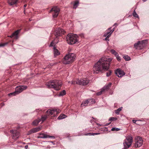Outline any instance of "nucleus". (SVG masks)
Wrapping results in <instances>:
<instances>
[{
	"label": "nucleus",
	"instance_id": "2eb2a0df",
	"mask_svg": "<svg viewBox=\"0 0 149 149\" xmlns=\"http://www.w3.org/2000/svg\"><path fill=\"white\" fill-rule=\"evenodd\" d=\"M116 75L119 77H121L125 74V72L120 68L117 69L115 72Z\"/></svg>",
	"mask_w": 149,
	"mask_h": 149
},
{
	"label": "nucleus",
	"instance_id": "412c9836",
	"mask_svg": "<svg viewBox=\"0 0 149 149\" xmlns=\"http://www.w3.org/2000/svg\"><path fill=\"white\" fill-rule=\"evenodd\" d=\"M18 0H8V2L9 4L10 5H13L16 4Z\"/></svg>",
	"mask_w": 149,
	"mask_h": 149
},
{
	"label": "nucleus",
	"instance_id": "9d476101",
	"mask_svg": "<svg viewBox=\"0 0 149 149\" xmlns=\"http://www.w3.org/2000/svg\"><path fill=\"white\" fill-rule=\"evenodd\" d=\"M65 33V31L63 29L59 27L55 30L54 31V34L56 38H58V36L64 34Z\"/></svg>",
	"mask_w": 149,
	"mask_h": 149
},
{
	"label": "nucleus",
	"instance_id": "e433bc0d",
	"mask_svg": "<svg viewBox=\"0 0 149 149\" xmlns=\"http://www.w3.org/2000/svg\"><path fill=\"white\" fill-rule=\"evenodd\" d=\"M56 64L55 63H50L47 66V67L48 68H51L52 66Z\"/></svg>",
	"mask_w": 149,
	"mask_h": 149
},
{
	"label": "nucleus",
	"instance_id": "a18cd8bd",
	"mask_svg": "<svg viewBox=\"0 0 149 149\" xmlns=\"http://www.w3.org/2000/svg\"><path fill=\"white\" fill-rule=\"evenodd\" d=\"M27 6V4H26L24 5V7L25 8Z\"/></svg>",
	"mask_w": 149,
	"mask_h": 149
},
{
	"label": "nucleus",
	"instance_id": "6e6552de",
	"mask_svg": "<svg viewBox=\"0 0 149 149\" xmlns=\"http://www.w3.org/2000/svg\"><path fill=\"white\" fill-rule=\"evenodd\" d=\"M132 141V137L130 136H127L123 143L124 147L127 148H129L131 145Z\"/></svg>",
	"mask_w": 149,
	"mask_h": 149
},
{
	"label": "nucleus",
	"instance_id": "5701e85b",
	"mask_svg": "<svg viewBox=\"0 0 149 149\" xmlns=\"http://www.w3.org/2000/svg\"><path fill=\"white\" fill-rule=\"evenodd\" d=\"M87 100L89 103V105L94 103L95 102V100L92 98L88 99Z\"/></svg>",
	"mask_w": 149,
	"mask_h": 149
},
{
	"label": "nucleus",
	"instance_id": "c756f323",
	"mask_svg": "<svg viewBox=\"0 0 149 149\" xmlns=\"http://www.w3.org/2000/svg\"><path fill=\"white\" fill-rule=\"evenodd\" d=\"M122 108V107L119 108L117 109L115 111V113L117 114H118L119 113V112L121 110Z\"/></svg>",
	"mask_w": 149,
	"mask_h": 149
},
{
	"label": "nucleus",
	"instance_id": "1a4fd4ad",
	"mask_svg": "<svg viewBox=\"0 0 149 149\" xmlns=\"http://www.w3.org/2000/svg\"><path fill=\"white\" fill-rule=\"evenodd\" d=\"M61 112V110L58 109H53L51 110H49L46 112V114L48 115H52L54 117L56 116L55 115V113L56 114L59 113Z\"/></svg>",
	"mask_w": 149,
	"mask_h": 149
},
{
	"label": "nucleus",
	"instance_id": "a211bd4d",
	"mask_svg": "<svg viewBox=\"0 0 149 149\" xmlns=\"http://www.w3.org/2000/svg\"><path fill=\"white\" fill-rule=\"evenodd\" d=\"M111 29V28H109L107 31V32L104 33V37H107V36H108L109 34H110V36H111L112 32L114 31V29H113L112 30H110Z\"/></svg>",
	"mask_w": 149,
	"mask_h": 149
},
{
	"label": "nucleus",
	"instance_id": "423d86ee",
	"mask_svg": "<svg viewBox=\"0 0 149 149\" xmlns=\"http://www.w3.org/2000/svg\"><path fill=\"white\" fill-rule=\"evenodd\" d=\"M89 83V80L86 78H84L80 80H78L77 81H73L72 84H78L79 85H86Z\"/></svg>",
	"mask_w": 149,
	"mask_h": 149
},
{
	"label": "nucleus",
	"instance_id": "c85d7f7f",
	"mask_svg": "<svg viewBox=\"0 0 149 149\" xmlns=\"http://www.w3.org/2000/svg\"><path fill=\"white\" fill-rule=\"evenodd\" d=\"M111 52L112 54L116 56H117V55L118 54L117 52H116L115 50L113 49H111Z\"/></svg>",
	"mask_w": 149,
	"mask_h": 149
},
{
	"label": "nucleus",
	"instance_id": "7c9ffc66",
	"mask_svg": "<svg viewBox=\"0 0 149 149\" xmlns=\"http://www.w3.org/2000/svg\"><path fill=\"white\" fill-rule=\"evenodd\" d=\"M123 58L126 61H129L130 59V57L127 55L124 56Z\"/></svg>",
	"mask_w": 149,
	"mask_h": 149
},
{
	"label": "nucleus",
	"instance_id": "ddd939ff",
	"mask_svg": "<svg viewBox=\"0 0 149 149\" xmlns=\"http://www.w3.org/2000/svg\"><path fill=\"white\" fill-rule=\"evenodd\" d=\"M47 118V115H45L44 116H42L41 119H38L34 120L32 123V124L36 126L41 120L42 122H43L46 120Z\"/></svg>",
	"mask_w": 149,
	"mask_h": 149
},
{
	"label": "nucleus",
	"instance_id": "c03bdc74",
	"mask_svg": "<svg viewBox=\"0 0 149 149\" xmlns=\"http://www.w3.org/2000/svg\"><path fill=\"white\" fill-rule=\"evenodd\" d=\"M132 121L134 123H136V120H132Z\"/></svg>",
	"mask_w": 149,
	"mask_h": 149
},
{
	"label": "nucleus",
	"instance_id": "0eeeda50",
	"mask_svg": "<svg viewBox=\"0 0 149 149\" xmlns=\"http://www.w3.org/2000/svg\"><path fill=\"white\" fill-rule=\"evenodd\" d=\"M147 43V41L146 40H144L140 42L138 41L137 43L134 44V47L136 49H141L145 46Z\"/></svg>",
	"mask_w": 149,
	"mask_h": 149
},
{
	"label": "nucleus",
	"instance_id": "2f4dec72",
	"mask_svg": "<svg viewBox=\"0 0 149 149\" xmlns=\"http://www.w3.org/2000/svg\"><path fill=\"white\" fill-rule=\"evenodd\" d=\"M66 91L65 90H63V91H61L60 93V96H63L65 95L66 94Z\"/></svg>",
	"mask_w": 149,
	"mask_h": 149
},
{
	"label": "nucleus",
	"instance_id": "37998d69",
	"mask_svg": "<svg viewBox=\"0 0 149 149\" xmlns=\"http://www.w3.org/2000/svg\"><path fill=\"white\" fill-rule=\"evenodd\" d=\"M28 145H26L25 146V149H27L28 148Z\"/></svg>",
	"mask_w": 149,
	"mask_h": 149
},
{
	"label": "nucleus",
	"instance_id": "9b49d317",
	"mask_svg": "<svg viewBox=\"0 0 149 149\" xmlns=\"http://www.w3.org/2000/svg\"><path fill=\"white\" fill-rule=\"evenodd\" d=\"M60 9L59 8L56 6L52 8L50 12H52L53 16L54 18H56L58 16Z\"/></svg>",
	"mask_w": 149,
	"mask_h": 149
},
{
	"label": "nucleus",
	"instance_id": "393cba45",
	"mask_svg": "<svg viewBox=\"0 0 149 149\" xmlns=\"http://www.w3.org/2000/svg\"><path fill=\"white\" fill-rule=\"evenodd\" d=\"M111 83H109L106 86L104 87L103 88H104L105 91H107V90L111 87Z\"/></svg>",
	"mask_w": 149,
	"mask_h": 149
},
{
	"label": "nucleus",
	"instance_id": "20e7f679",
	"mask_svg": "<svg viewBox=\"0 0 149 149\" xmlns=\"http://www.w3.org/2000/svg\"><path fill=\"white\" fill-rule=\"evenodd\" d=\"M75 57L76 56L74 54H69L65 56L63 60V62L65 64L71 63L74 61Z\"/></svg>",
	"mask_w": 149,
	"mask_h": 149
},
{
	"label": "nucleus",
	"instance_id": "de8ad7c7",
	"mask_svg": "<svg viewBox=\"0 0 149 149\" xmlns=\"http://www.w3.org/2000/svg\"><path fill=\"white\" fill-rule=\"evenodd\" d=\"M110 123H111V122H110V123H109L107 125H107V126L108 125H109Z\"/></svg>",
	"mask_w": 149,
	"mask_h": 149
},
{
	"label": "nucleus",
	"instance_id": "6ab92c4d",
	"mask_svg": "<svg viewBox=\"0 0 149 149\" xmlns=\"http://www.w3.org/2000/svg\"><path fill=\"white\" fill-rule=\"evenodd\" d=\"M58 41L59 40L58 38H56H56L52 41L49 45V46L52 47L54 46L55 44L58 43Z\"/></svg>",
	"mask_w": 149,
	"mask_h": 149
},
{
	"label": "nucleus",
	"instance_id": "f03ea898",
	"mask_svg": "<svg viewBox=\"0 0 149 149\" xmlns=\"http://www.w3.org/2000/svg\"><path fill=\"white\" fill-rule=\"evenodd\" d=\"M62 85L61 82L57 80H51L46 84L47 88H53L56 90L60 89Z\"/></svg>",
	"mask_w": 149,
	"mask_h": 149
},
{
	"label": "nucleus",
	"instance_id": "4468645a",
	"mask_svg": "<svg viewBox=\"0 0 149 149\" xmlns=\"http://www.w3.org/2000/svg\"><path fill=\"white\" fill-rule=\"evenodd\" d=\"M10 132L12 134L13 138L14 139H17L19 136V133L16 130H10Z\"/></svg>",
	"mask_w": 149,
	"mask_h": 149
},
{
	"label": "nucleus",
	"instance_id": "49530a36",
	"mask_svg": "<svg viewBox=\"0 0 149 149\" xmlns=\"http://www.w3.org/2000/svg\"><path fill=\"white\" fill-rule=\"evenodd\" d=\"M118 24L117 23H115L114 24V26H115L116 25H117Z\"/></svg>",
	"mask_w": 149,
	"mask_h": 149
},
{
	"label": "nucleus",
	"instance_id": "ea45409f",
	"mask_svg": "<svg viewBox=\"0 0 149 149\" xmlns=\"http://www.w3.org/2000/svg\"><path fill=\"white\" fill-rule=\"evenodd\" d=\"M116 56L118 61H120L121 60L120 58L118 56V54H117V56Z\"/></svg>",
	"mask_w": 149,
	"mask_h": 149
},
{
	"label": "nucleus",
	"instance_id": "bb28decb",
	"mask_svg": "<svg viewBox=\"0 0 149 149\" xmlns=\"http://www.w3.org/2000/svg\"><path fill=\"white\" fill-rule=\"evenodd\" d=\"M79 1H76L74 3V8L76 9L77 7L78 6L79 4Z\"/></svg>",
	"mask_w": 149,
	"mask_h": 149
},
{
	"label": "nucleus",
	"instance_id": "f3484780",
	"mask_svg": "<svg viewBox=\"0 0 149 149\" xmlns=\"http://www.w3.org/2000/svg\"><path fill=\"white\" fill-rule=\"evenodd\" d=\"M20 31V30H17L13 33L11 36H8L11 38L14 37L15 39H17L18 38V35Z\"/></svg>",
	"mask_w": 149,
	"mask_h": 149
},
{
	"label": "nucleus",
	"instance_id": "79ce46f5",
	"mask_svg": "<svg viewBox=\"0 0 149 149\" xmlns=\"http://www.w3.org/2000/svg\"><path fill=\"white\" fill-rule=\"evenodd\" d=\"M99 134V133H92V135H97V134Z\"/></svg>",
	"mask_w": 149,
	"mask_h": 149
},
{
	"label": "nucleus",
	"instance_id": "4c0bfd02",
	"mask_svg": "<svg viewBox=\"0 0 149 149\" xmlns=\"http://www.w3.org/2000/svg\"><path fill=\"white\" fill-rule=\"evenodd\" d=\"M111 71H109V72H107V77L111 75Z\"/></svg>",
	"mask_w": 149,
	"mask_h": 149
},
{
	"label": "nucleus",
	"instance_id": "f257e3e1",
	"mask_svg": "<svg viewBox=\"0 0 149 149\" xmlns=\"http://www.w3.org/2000/svg\"><path fill=\"white\" fill-rule=\"evenodd\" d=\"M112 58L108 57H103L95 63L93 67L94 73L107 70L109 68L110 62Z\"/></svg>",
	"mask_w": 149,
	"mask_h": 149
},
{
	"label": "nucleus",
	"instance_id": "f704fd0d",
	"mask_svg": "<svg viewBox=\"0 0 149 149\" xmlns=\"http://www.w3.org/2000/svg\"><path fill=\"white\" fill-rule=\"evenodd\" d=\"M8 42H6L5 43H1L0 44V47H3L5 45H7L8 44Z\"/></svg>",
	"mask_w": 149,
	"mask_h": 149
},
{
	"label": "nucleus",
	"instance_id": "a878e982",
	"mask_svg": "<svg viewBox=\"0 0 149 149\" xmlns=\"http://www.w3.org/2000/svg\"><path fill=\"white\" fill-rule=\"evenodd\" d=\"M105 91L104 88H103L101 90L100 92H97V95H101V94H102V93H103V92H104Z\"/></svg>",
	"mask_w": 149,
	"mask_h": 149
},
{
	"label": "nucleus",
	"instance_id": "b1692460",
	"mask_svg": "<svg viewBox=\"0 0 149 149\" xmlns=\"http://www.w3.org/2000/svg\"><path fill=\"white\" fill-rule=\"evenodd\" d=\"M88 104H89V103L88 101V100H87L84 101L81 104V107L83 106H87Z\"/></svg>",
	"mask_w": 149,
	"mask_h": 149
},
{
	"label": "nucleus",
	"instance_id": "a19ab883",
	"mask_svg": "<svg viewBox=\"0 0 149 149\" xmlns=\"http://www.w3.org/2000/svg\"><path fill=\"white\" fill-rule=\"evenodd\" d=\"M85 135H92V133H89L86 134H84Z\"/></svg>",
	"mask_w": 149,
	"mask_h": 149
},
{
	"label": "nucleus",
	"instance_id": "4be33fe9",
	"mask_svg": "<svg viewBox=\"0 0 149 149\" xmlns=\"http://www.w3.org/2000/svg\"><path fill=\"white\" fill-rule=\"evenodd\" d=\"M54 56H55L59 55L60 54V52L55 47H54Z\"/></svg>",
	"mask_w": 149,
	"mask_h": 149
},
{
	"label": "nucleus",
	"instance_id": "7ed1b4c3",
	"mask_svg": "<svg viewBox=\"0 0 149 149\" xmlns=\"http://www.w3.org/2000/svg\"><path fill=\"white\" fill-rule=\"evenodd\" d=\"M78 38L77 35L70 33L67 36L66 39L68 43L72 45L78 41Z\"/></svg>",
	"mask_w": 149,
	"mask_h": 149
},
{
	"label": "nucleus",
	"instance_id": "473e14b6",
	"mask_svg": "<svg viewBox=\"0 0 149 149\" xmlns=\"http://www.w3.org/2000/svg\"><path fill=\"white\" fill-rule=\"evenodd\" d=\"M117 118L116 117H111L109 119V120L111 121H114L117 120Z\"/></svg>",
	"mask_w": 149,
	"mask_h": 149
},
{
	"label": "nucleus",
	"instance_id": "dca6fc26",
	"mask_svg": "<svg viewBox=\"0 0 149 149\" xmlns=\"http://www.w3.org/2000/svg\"><path fill=\"white\" fill-rule=\"evenodd\" d=\"M39 136H38V138H54L55 137L54 136H51L49 135H47L44 133H40L39 134Z\"/></svg>",
	"mask_w": 149,
	"mask_h": 149
},
{
	"label": "nucleus",
	"instance_id": "c9c22d12",
	"mask_svg": "<svg viewBox=\"0 0 149 149\" xmlns=\"http://www.w3.org/2000/svg\"><path fill=\"white\" fill-rule=\"evenodd\" d=\"M120 130V129L119 128H115V127H114V128H113L111 129V130L112 131H118L119 130Z\"/></svg>",
	"mask_w": 149,
	"mask_h": 149
},
{
	"label": "nucleus",
	"instance_id": "72a5a7b5",
	"mask_svg": "<svg viewBox=\"0 0 149 149\" xmlns=\"http://www.w3.org/2000/svg\"><path fill=\"white\" fill-rule=\"evenodd\" d=\"M133 15L134 17L137 18L139 17L138 15L137 14L135 10L133 12Z\"/></svg>",
	"mask_w": 149,
	"mask_h": 149
},
{
	"label": "nucleus",
	"instance_id": "39448f33",
	"mask_svg": "<svg viewBox=\"0 0 149 149\" xmlns=\"http://www.w3.org/2000/svg\"><path fill=\"white\" fill-rule=\"evenodd\" d=\"M27 86H17L15 88V92L11 93L9 94V96H15L22 91L26 89L27 88Z\"/></svg>",
	"mask_w": 149,
	"mask_h": 149
},
{
	"label": "nucleus",
	"instance_id": "cd10ccee",
	"mask_svg": "<svg viewBox=\"0 0 149 149\" xmlns=\"http://www.w3.org/2000/svg\"><path fill=\"white\" fill-rule=\"evenodd\" d=\"M65 115L64 114H61L58 118V119L59 120L63 119L65 118Z\"/></svg>",
	"mask_w": 149,
	"mask_h": 149
},
{
	"label": "nucleus",
	"instance_id": "58836bf2",
	"mask_svg": "<svg viewBox=\"0 0 149 149\" xmlns=\"http://www.w3.org/2000/svg\"><path fill=\"white\" fill-rule=\"evenodd\" d=\"M111 36L110 34H109L108 36H107V37L105 38V39L106 40H109V37H110Z\"/></svg>",
	"mask_w": 149,
	"mask_h": 149
},
{
	"label": "nucleus",
	"instance_id": "f8f14e48",
	"mask_svg": "<svg viewBox=\"0 0 149 149\" xmlns=\"http://www.w3.org/2000/svg\"><path fill=\"white\" fill-rule=\"evenodd\" d=\"M143 143V141L141 138L138 136L135 139V147H139L142 145Z\"/></svg>",
	"mask_w": 149,
	"mask_h": 149
},
{
	"label": "nucleus",
	"instance_id": "aec40b11",
	"mask_svg": "<svg viewBox=\"0 0 149 149\" xmlns=\"http://www.w3.org/2000/svg\"><path fill=\"white\" fill-rule=\"evenodd\" d=\"M41 130V127H39L33 129L32 130H31L30 132H31V133H34L40 131Z\"/></svg>",
	"mask_w": 149,
	"mask_h": 149
}]
</instances>
